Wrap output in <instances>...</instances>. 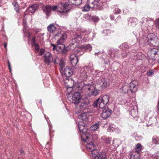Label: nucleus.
<instances>
[{"instance_id": "1", "label": "nucleus", "mask_w": 159, "mask_h": 159, "mask_svg": "<svg viewBox=\"0 0 159 159\" xmlns=\"http://www.w3.org/2000/svg\"><path fill=\"white\" fill-rule=\"evenodd\" d=\"M66 34L63 31H61L55 35V37H60L57 42V45L56 49L59 53H65L69 50H73L74 48L75 47L74 43H71L67 48H65V45L63 43L66 39Z\"/></svg>"}, {"instance_id": "2", "label": "nucleus", "mask_w": 159, "mask_h": 159, "mask_svg": "<svg viewBox=\"0 0 159 159\" xmlns=\"http://www.w3.org/2000/svg\"><path fill=\"white\" fill-rule=\"evenodd\" d=\"M43 11L47 16H49L50 14L51 11H55L57 10V11L61 13L60 14L62 17H64L67 16V12L69 11L67 3L65 4H59L58 6H52L50 5L43 6L42 7Z\"/></svg>"}, {"instance_id": "3", "label": "nucleus", "mask_w": 159, "mask_h": 159, "mask_svg": "<svg viewBox=\"0 0 159 159\" xmlns=\"http://www.w3.org/2000/svg\"><path fill=\"white\" fill-rule=\"evenodd\" d=\"M67 87V90L68 93L67 95L68 100L70 102L75 105L78 104L80 102L81 98L80 91L73 93V92L72 91L70 92H69L73 89V88L68 87Z\"/></svg>"}, {"instance_id": "4", "label": "nucleus", "mask_w": 159, "mask_h": 159, "mask_svg": "<svg viewBox=\"0 0 159 159\" xmlns=\"http://www.w3.org/2000/svg\"><path fill=\"white\" fill-rule=\"evenodd\" d=\"M85 124L84 122L79 121L78 124V129L80 133L81 138L83 141L84 142H87L89 140V138L91 135L89 133L86 132V129L85 128Z\"/></svg>"}, {"instance_id": "5", "label": "nucleus", "mask_w": 159, "mask_h": 159, "mask_svg": "<svg viewBox=\"0 0 159 159\" xmlns=\"http://www.w3.org/2000/svg\"><path fill=\"white\" fill-rule=\"evenodd\" d=\"M147 45L149 46H157L159 43L158 38L153 33H151L148 35Z\"/></svg>"}, {"instance_id": "6", "label": "nucleus", "mask_w": 159, "mask_h": 159, "mask_svg": "<svg viewBox=\"0 0 159 159\" xmlns=\"http://www.w3.org/2000/svg\"><path fill=\"white\" fill-rule=\"evenodd\" d=\"M106 151H102V152H98L94 151L91 153L92 159H106L107 155Z\"/></svg>"}, {"instance_id": "7", "label": "nucleus", "mask_w": 159, "mask_h": 159, "mask_svg": "<svg viewBox=\"0 0 159 159\" xmlns=\"http://www.w3.org/2000/svg\"><path fill=\"white\" fill-rule=\"evenodd\" d=\"M109 99V96L107 95H105L99 98V101L100 102L99 107L101 108L104 107L108 103Z\"/></svg>"}, {"instance_id": "8", "label": "nucleus", "mask_w": 159, "mask_h": 159, "mask_svg": "<svg viewBox=\"0 0 159 159\" xmlns=\"http://www.w3.org/2000/svg\"><path fill=\"white\" fill-rule=\"evenodd\" d=\"M43 57L44 62L48 65H50L52 61V54L49 52H47L45 53Z\"/></svg>"}, {"instance_id": "9", "label": "nucleus", "mask_w": 159, "mask_h": 159, "mask_svg": "<svg viewBox=\"0 0 159 159\" xmlns=\"http://www.w3.org/2000/svg\"><path fill=\"white\" fill-rule=\"evenodd\" d=\"M87 3L91 9H101V5L100 6V5H99V3L95 0H88Z\"/></svg>"}, {"instance_id": "10", "label": "nucleus", "mask_w": 159, "mask_h": 159, "mask_svg": "<svg viewBox=\"0 0 159 159\" xmlns=\"http://www.w3.org/2000/svg\"><path fill=\"white\" fill-rule=\"evenodd\" d=\"M60 72L62 75L67 77L70 76L73 74L72 70L68 66H66L63 70H61Z\"/></svg>"}, {"instance_id": "11", "label": "nucleus", "mask_w": 159, "mask_h": 159, "mask_svg": "<svg viewBox=\"0 0 159 159\" xmlns=\"http://www.w3.org/2000/svg\"><path fill=\"white\" fill-rule=\"evenodd\" d=\"M112 112V111L110 109L108 108H105L102 111L101 117L104 119H106L111 115Z\"/></svg>"}, {"instance_id": "12", "label": "nucleus", "mask_w": 159, "mask_h": 159, "mask_svg": "<svg viewBox=\"0 0 159 159\" xmlns=\"http://www.w3.org/2000/svg\"><path fill=\"white\" fill-rule=\"evenodd\" d=\"M100 86L102 88L104 89L109 86L110 82L109 79L102 78H100Z\"/></svg>"}, {"instance_id": "13", "label": "nucleus", "mask_w": 159, "mask_h": 159, "mask_svg": "<svg viewBox=\"0 0 159 159\" xmlns=\"http://www.w3.org/2000/svg\"><path fill=\"white\" fill-rule=\"evenodd\" d=\"M134 82V81H133L128 84L129 91L132 93H135L138 91V86Z\"/></svg>"}, {"instance_id": "14", "label": "nucleus", "mask_w": 159, "mask_h": 159, "mask_svg": "<svg viewBox=\"0 0 159 159\" xmlns=\"http://www.w3.org/2000/svg\"><path fill=\"white\" fill-rule=\"evenodd\" d=\"M88 70V66H84L80 70V77L82 80H85L87 77L86 71Z\"/></svg>"}, {"instance_id": "15", "label": "nucleus", "mask_w": 159, "mask_h": 159, "mask_svg": "<svg viewBox=\"0 0 159 159\" xmlns=\"http://www.w3.org/2000/svg\"><path fill=\"white\" fill-rule=\"evenodd\" d=\"M119 91L121 93L126 94L129 91L128 84L127 83H124L120 87Z\"/></svg>"}, {"instance_id": "16", "label": "nucleus", "mask_w": 159, "mask_h": 159, "mask_svg": "<svg viewBox=\"0 0 159 159\" xmlns=\"http://www.w3.org/2000/svg\"><path fill=\"white\" fill-rule=\"evenodd\" d=\"M112 139L109 138H107L105 136H102L101 139V141L104 146L107 147H109L111 145L110 142Z\"/></svg>"}, {"instance_id": "17", "label": "nucleus", "mask_w": 159, "mask_h": 159, "mask_svg": "<svg viewBox=\"0 0 159 159\" xmlns=\"http://www.w3.org/2000/svg\"><path fill=\"white\" fill-rule=\"evenodd\" d=\"M70 59L71 64L73 67H75L78 61V59L75 54H71Z\"/></svg>"}, {"instance_id": "18", "label": "nucleus", "mask_w": 159, "mask_h": 159, "mask_svg": "<svg viewBox=\"0 0 159 159\" xmlns=\"http://www.w3.org/2000/svg\"><path fill=\"white\" fill-rule=\"evenodd\" d=\"M89 104V100L87 99L83 100L80 106V111L86 110L88 108Z\"/></svg>"}, {"instance_id": "19", "label": "nucleus", "mask_w": 159, "mask_h": 159, "mask_svg": "<svg viewBox=\"0 0 159 159\" xmlns=\"http://www.w3.org/2000/svg\"><path fill=\"white\" fill-rule=\"evenodd\" d=\"M92 87V85L90 84L84 85L82 87H80L79 86H78L77 88L79 91H85L86 92H88L90 91L91 88Z\"/></svg>"}, {"instance_id": "20", "label": "nucleus", "mask_w": 159, "mask_h": 159, "mask_svg": "<svg viewBox=\"0 0 159 159\" xmlns=\"http://www.w3.org/2000/svg\"><path fill=\"white\" fill-rule=\"evenodd\" d=\"M86 147L88 151L91 152V154L92 152L95 151L96 149V145L92 142L88 143Z\"/></svg>"}, {"instance_id": "21", "label": "nucleus", "mask_w": 159, "mask_h": 159, "mask_svg": "<svg viewBox=\"0 0 159 159\" xmlns=\"http://www.w3.org/2000/svg\"><path fill=\"white\" fill-rule=\"evenodd\" d=\"M69 3L68 2H66L65 3H61L60 4H65L66 3H67L68 5V7L69 9V10L70 9L69 6L71 4H73L76 5H78L81 3V0H68Z\"/></svg>"}, {"instance_id": "22", "label": "nucleus", "mask_w": 159, "mask_h": 159, "mask_svg": "<svg viewBox=\"0 0 159 159\" xmlns=\"http://www.w3.org/2000/svg\"><path fill=\"white\" fill-rule=\"evenodd\" d=\"M23 24L24 26L23 28V31L24 32V36L27 37L28 38H29L30 37V34L27 30H26L27 25L26 20L24 18L23 20Z\"/></svg>"}, {"instance_id": "23", "label": "nucleus", "mask_w": 159, "mask_h": 159, "mask_svg": "<svg viewBox=\"0 0 159 159\" xmlns=\"http://www.w3.org/2000/svg\"><path fill=\"white\" fill-rule=\"evenodd\" d=\"M129 113L130 115L134 117L137 116L138 114V111L137 110V107L135 106L132 105L130 107V108L129 109Z\"/></svg>"}, {"instance_id": "24", "label": "nucleus", "mask_w": 159, "mask_h": 159, "mask_svg": "<svg viewBox=\"0 0 159 159\" xmlns=\"http://www.w3.org/2000/svg\"><path fill=\"white\" fill-rule=\"evenodd\" d=\"M140 22L142 24H144L147 26H149L152 23V20L150 18H143L141 20Z\"/></svg>"}, {"instance_id": "25", "label": "nucleus", "mask_w": 159, "mask_h": 159, "mask_svg": "<svg viewBox=\"0 0 159 159\" xmlns=\"http://www.w3.org/2000/svg\"><path fill=\"white\" fill-rule=\"evenodd\" d=\"M129 24L133 27L135 26L138 22V20L136 18H129L128 19Z\"/></svg>"}, {"instance_id": "26", "label": "nucleus", "mask_w": 159, "mask_h": 159, "mask_svg": "<svg viewBox=\"0 0 159 159\" xmlns=\"http://www.w3.org/2000/svg\"><path fill=\"white\" fill-rule=\"evenodd\" d=\"M39 7V6L37 4H35L29 7L27 9V11H29L31 13L34 12Z\"/></svg>"}, {"instance_id": "27", "label": "nucleus", "mask_w": 159, "mask_h": 159, "mask_svg": "<svg viewBox=\"0 0 159 159\" xmlns=\"http://www.w3.org/2000/svg\"><path fill=\"white\" fill-rule=\"evenodd\" d=\"M47 30L50 33H54L57 30V28L54 24H50L47 27Z\"/></svg>"}, {"instance_id": "28", "label": "nucleus", "mask_w": 159, "mask_h": 159, "mask_svg": "<svg viewBox=\"0 0 159 159\" xmlns=\"http://www.w3.org/2000/svg\"><path fill=\"white\" fill-rule=\"evenodd\" d=\"M88 112V111H87L86 110H85L79 116L78 118L79 120H81L84 121H87V115L86 112Z\"/></svg>"}, {"instance_id": "29", "label": "nucleus", "mask_w": 159, "mask_h": 159, "mask_svg": "<svg viewBox=\"0 0 159 159\" xmlns=\"http://www.w3.org/2000/svg\"><path fill=\"white\" fill-rule=\"evenodd\" d=\"M35 38L32 39V45L33 47H34V50L35 52H38L39 51V45L36 44L35 41Z\"/></svg>"}, {"instance_id": "30", "label": "nucleus", "mask_w": 159, "mask_h": 159, "mask_svg": "<svg viewBox=\"0 0 159 159\" xmlns=\"http://www.w3.org/2000/svg\"><path fill=\"white\" fill-rule=\"evenodd\" d=\"M99 126L100 124L99 123H95L90 127V130L91 131H95L99 128Z\"/></svg>"}, {"instance_id": "31", "label": "nucleus", "mask_w": 159, "mask_h": 159, "mask_svg": "<svg viewBox=\"0 0 159 159\" xmlns=\"http://www.w3.org/2000/svg\"><path fill=\"white\" fill-rule=\"evenodd\" d=\"M59 66H60L59 69L60 72H61V70H63L65 68V63L63 59H60L59 63Z\"/></svg>"}, {"instance_id": "32", "label": "nucleus", "mask_w": 159, "mask_h": 159, "mask_svg": "<svg viewBox=\"0 0 159 159\" xmlns=\"http://www.w3.org/2000/svg\"><path fill=\"white\" fill-rule=\"evenodd\" d=\"M152 143L155 144H159V138L156 136H153L152 138Z\"/></svg>"}, {"instance_id": "33", "label": "nucleus", "mask_w": 159, "mask_h": 159, "mask_svg": "<svg viewBox=\"0 0 159 159\" xmlns=\"http://www.w3.org/2000/svg\"><path fill=\"white\" fill-rule=\"evenodd\" d=\"M142 149V146L141 144L138 143L136 146L135 151L138 153H139L141 152Z\"/></svg>"}, {"instance_id": "34", "label": "nucleus", "mask_w": 159, "mask_h": 159, "mask_svg": "<svg viewBox=\"0 0 159 159\" xmlns=\"http://www.w3.org/2000/svg\"><path fill=\"white\" fill-rule=\"evenodd\" d=\"M12 4L15 7V10L17 13L19 12V7L18 3L16 1H14L12 2Z\"/></svg>"}, {"instance_id": "35", "label": "nucleus", "mask_w": 159, "mask_h": 159, "mask_svg": "<svg viewBox=\"0 0 159 159\" xmlns=\"http://www.w3.org/2000/svg\"><path fill=\"white\" fill-rule=\"evenodd\" d=\"M87 36L86 35L85 36H83L80 34H77L76 38L77 39H83L84 41L86 42L89 40V39H88L87 38Z\"/></svg>"}, {"instance_id": "36", "label": "nucleus", "mask_w": 159, "mask_h": 159, "mask_svg": "<svg viewBox=\"0 0 159 159\" xmlns=\"http://www.w3.org/2000/svg\"><path fill=\"white\" fill-rule=\"evenodd\" d=\"M90 9H91L87 3L83 7L82 11H89Z\"/></svg>"}, {"instance_id": "37", "label": "nucleus", "mask_w": 159, "mask_h": 159, "mask_svg": "<svg viewBox=\"0 0 159 159\" xmlns=\"http://www.w3.org/2000/svg\"><path fill=\"white\" fill-rule=\"evenodd\" d=\"M60 59L58 57H56L55 58H52V63L54 65H56L58 64V63L60 61Z\"/></svg>"}, {"instance_id": "38", "label": "nucleus", "mask_w": 159, "mask_h": 159, "mask_svg": "<svg viewBox=\"0 0 159 159\" xmlns=\"http://www.w3.org/2000/svg\"><path fill=\"white\" fill-rule=\"evenodd\" d=\"M116 128V126L114 125H110L108 128V130L109 132H111L113 131Z\"/></svg>"}, {"instance_id": "39", "label": "nucleus", "mask_w": 159, "mask_h": 159, "mask_svg": "<svg viewBox=\"0 0 159 159\" xmlns=\"http://www.w3.org/2000/svg\"><path fill=\"white\" fill-rule=\"evenodd\" d=\"M91 31L89 30H81V32L83 33H84L85 34H89Z\"/></svg>"}, {"instance_id": "40", "label": "nucleus", "mask_w": 159, "mask_h": 159, "mask_svg": "<svg viewBox=\"0 0 159 159\" xmlns=\"http://www.w3.org/2000/svg\"><path fill=\"white\" fill-rule=\"evenodd\" d=\"M98 94V91L97 89H94L91 92L90 94L94 96H96Z\"/></svg>"}, {"instance_id": "41", "label": "nucleus", "mask_w": 159, "mask_h": 159, "mask_svg": "<svg viewBox=\"0 0 159 159\" xmlns=\"http://www.w3.org/2000/svg\"><path fill=\"white\" fill-rule=\"evenodd\" d=\"M98 98L93 103V106L94 107H96L98 106L99 107L100 102L99 101Z\"/></svg>"}, {"instance_id": "42", "label": "nucleus", "mask_w": 159, "mask_h": 159, "mask_svg": "<svg viewBox=\"0 0 159 159\" xmlns=\"http://www.w3.org/2000/svg\"><path fill=\"white\" fill-rule=\"evenodd\" d=\"M110 31L109 30L106 29V30H104L102 32L103 36H106V35H108L110 34Z\"/></svg>"}, {"instance_id": "43", "label": "nucleus", "mask_w": 159, "mask_h": 159, "mask_svg": "<svg viewBox=\"0 0 159 159\" xmlns=\"http://www.w3.org/2000/svg\"><path fill=\"white\" fill-rule=\"evenodd\" d=\"M154 73V71L153 70H148L147 73V75L148 76H152Z\"/></svg>"}, {"instance_id": "44", "label": "nucleus", "mask_w": 159, "mask_h": 159, "mask_svg": "<svg viewBox=\"0 0 159 159\" xmlns=\"http://www.w3.org/2000/svg\"><path fill=\"white\" fill-rule=\"evenodd\" d=\"M121 48L123 49L124 48H129V46L128 44L126 43H123L120 46Z\"/></svg>"}, {"instance_id": "45", "label": "nucleus", "mask_w": 159, "mask_h": 159, "mask_svg": "<svg viewBox=\"0 0 159 159\" xmlns=\"http://www.w3.org/2000/svg\"><path fill=\"white\" fill-rule=\"evenodd\" d=\"M84 48L89 50V51H91L92 49V47L89 44H87L84 46Z\"/></svg>"}, {"instance_id": "46", "label": "nucleus", "mask_w": 159, "mask_h": 159, "mask_svg": "<svg viewBox=\"0 0 159 159\" xmlns=\"http://www.w3.org/2000/svg\"><path fill=\"white\" fill-rule=\"evenodd\" d=\"M155 25L156 27L159 30V18L156 20Z\"/></svg>"}, {"instance_id": "47", "label": "nucleus", "mask_w": 159, "mask_h": 159, "mask_svg": "<svg viewBox=\"0 0 159 159\" xmlns=\"http://www.w3.org/2000/svg\"><path fill=\"white\" fill-rule=\"evenodd\" d=\"M115 14H119L121 11V10L119 8H116L114 11Z\"/></svg>"}, {"instance_id": "48", "label": "nucleus", "mask_w": 159, "mask_h": 159, "mask_svg": "<svg viewBox=\"0 0 159 159\" xmlns=\"http://www.w3.org/2000/svg\"><path fill=\"white\" fill-rule=\"evenodd\" d=\"M116 53L115 52H112L110 55V57L112 59L116 57Z\"/></svg>"}, {"instance_id": "49", "label": "nucleus", "mask_w": 159, "mask_h": 159, "mask_svg": "<svg viewBox=\"0 0 159 159\" xmlns=\"http://www.w3.org/2000/svg\"><path fill=\"white\" fill-rule=\"evenodd\" d=\"M44 50L43 49H41L39 52V55H42L44 52Z\"/></svg>"}, {"instance_id": "50", "label": "nucleus", "mask_w": 159, "mask_h": 159, "mask_svg": "<svg viewBox=\"0 0 159 159\" xmlns=\"http://www.w3.org/2000/svg\"><path fill=\"white\" fill-rule=\"evenodd\" d=\"M90 135L92 136L91 135ZM92 137L93 139H97L98 138V136L97 135L94 134V135H93L92 136H91V137H90V138H89V139H90V138Z\"/></svg>"}, {"instance_id": "51", "label": "nucleus", "mask_w": 159, "mask_h": 159, "mask_svg": "<svg viewBox=\"0 0 159 159\" xmlns=\"http://www.w3.org/2000/svg\"><path fill=\"white\" fill-rule=\"evenodd\" d=\"M156 50L154 48L152 49L151 50V52L155 55L157 54V51H156Z\"/></svg>"}, {"instance_id": "52", "label": "nucleus", "mask_w": 159, "mask_h": 159, "mask_svg": "<svg viewBox=\"0 0 159 159\" xmlns=\"http://www.w3.org/2000/svg\"><path fill=\"white\" fill-rule=\"evenodd\" d=\"M74 44L75 43H74ZM75 45V47L74 48H75V52L76 53H79V52L80 51V48H75L76 47V45L74 44Z\"/></svg>"}, {"instance_id": "53", "label": "nucleus", "mask_w": 159, "mask_h": 159, "mask_svg": "<svg viewBox=\"0 0 159 159\" xmlns=\"http://www.w3.org/2000/svg\"><path fill=\"white\" fill-rule=\"evenodd\" d=\"M117 141L116 140V139H115V140H113V142H112V145L114 146H115V147H116V146H118V145L117 144H116L115 143V142H116V141Z\"/></svg>"}, {"instance_id": "54", "label": "nucleus", "mask_w": 159, "mask_h": 159, "mask_svg": "<svg viewBox=\"0 0 159 159\" xmlns=\"http://www.w3.org/2000/svg\"><path fill=\"white\" fill-rule=\"evenodd\" d=\"M8 64L9 70L11 72V66H10V61L8 60Z\"/></svg>"}, {"instance_id": "55", "label": "nucleus", "mask_w": 159, "mask_h": 159, "mask_svg": "<svg viewBox=\"0 0 159 159\" xmlns=\"http://www.w3.org/2000/svg\"><path fill=\"white\" fill-rule=\"evenodd\" d=\"M21 5L22 8H25L26 6V3L24 2H22L21 3Z\"/></svg>"}, {"instance_id": "56", "label": "nucleus", "mask_w": 159, "mask_h": 159, "mask_svg": "<svg viewBox=\"0 0 159 159\" xmlns=\"http://www.w3.org/2000/svg\"><path fill=\"white\" fill-rule=\"evenodd\" d=\"M51 45L52 47H53V50H54L55 49H56V47H57V46H56V45L55 44L51 43Z\"/></svg>"}, {"instance_id": "57", "label": "nucleus", "mask_w": 159, "mask_h": 159, "mask_svg": "<svg viewBox=\"0 0 159 159\" xmlns=\"http://www.w3.org/2000/svg\"><path fill=\"white\" fill-rule=\"evenodd\" d=\"M20 154L22 156H24V151L22 150L21 149L20 150Z\"/></svg>"}, {"instance_id": "58", "label": "nucleus", "mask_w": 159, "mask_h": 159, "mask_svg": "<svg viewBox=\"0 0 159 159\" xmlns=\"http://www.w3.org/2000/svg\"><path fill=\"white\" fill-rule=\"evenodd\" d=\"M93 20H94L95 22L97 21L98 20V18L97 17H95L93 18Z\"/></svg>"}, {"instance_id": "59", "label": "nucleus", "mask_w": 159, "mask_h": 159, "mask_svg": "<svg viewBox=\"0 0 159 159\" xmlns=\"http://www.w3.org/2000/svg\"><path fill=\"white\" fill-rule=\"evenodd\" d=\"M110 17L111 20H113L114 18V17L112 15H111Z\"/></svg>"}, {"instance_id": "60", "label": "nucleus", "mask_w": 159, "mask_h": 159, "mask_svg": "<svg viewBox=\"0 0 159 159\" xmlns=\"http://www.w3.org/2000/svg\"><path fill=\"white\" fill-rule=\"evenodd\" d=\"M144 26L143 25V26H142V29L143 30V31H145V28H144Z\"/></svg>"}, {"instance_id": "61", "label": "nucleus", "mask_w": 159, "mask_h": 159, "mask_svg": "<svg viewBox=\"0 0 159 159\" xmlns=\"http://www.w3.org/2000/svg\"><path fill=\"white\" fill-rule=\"evenodd\" d=\"M7 43H5L4 44V47L6 49L7 47Z\"/></svg>"}, {"instance_id": "62", "label": "nucleus", "mask_w": 159, "mask_h": 159, "mask_svg": "<svg viewBox=\"0 0 159 159\" xmlns=\"http://www.w3.org/2000/svg\"><path fill=\"white\" fill-rule=\"evenodd\" d=\"M49 126V134H50L51 133V126L49 125V124H48Z\"/></svg>"}, {"instance_id": "63", "label": "nucleus", "mask_w": 159, "mask_h": 159, "mask_svg": "<svg viewBox=\"0 0 159 159\" xmlns=\"http://www.w3.org/2000/svg\"><path fill=\"white\" fill-rule=\"evenodd\" d=\"M44 34V33H43V34H39V36H42Z\"/></svg>"}, {"instance_id": "64", "label": "nucleus", "mask_w": 159, "mask_h": 159, "mask_svg": "<svg viewBox=\"0 0 159 159\" xmlns=\"http://www.w3.org/2000/svg\"><path fill=\"white\" fill-rule=\"evenodd\" d=\"M158 110L159 111V102H158Z\"/></svg>"}]
</instances>
